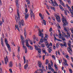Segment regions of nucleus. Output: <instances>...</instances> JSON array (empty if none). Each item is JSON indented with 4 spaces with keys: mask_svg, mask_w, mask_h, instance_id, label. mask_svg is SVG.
<instances>
[{
    "mask_svg": "<svg viewBox=\"0 0 73 73\" xmlns=\"http://www.w3.org/2000/svg\"><path fill=\"white\" fill-rule=\"evenodd\" d=\"M19 69L20 70H21V64L20 63L19 64Z\"/></svg>",
    "mask_w": 73,
    "mask_h": 73,
    "instance_id": "nucleus-36",
    "label": "nucleus"
},
{
    "mask_svg": "<svg viewBox=\"0 0 73 73\" xmlns=\"http://www.w3.org/2000/svg\"><path fill=\"white\" fill-rule=\"evenodd\" d=\"M48 63H49V61H48V60L47 59L46 60V65H48Z\"/></svg>",
    "mask_w": 73,
    "mask_h": 73,
    "instance_id": "nucleus-47",
    "label": "nucleus"
},
{
    "mask_svg": "<svg viewBox=\"0 0 73 73\" xmlns=\"http://www.w3.org/2000/svg\"><path fill=\"white\" fill-rule=\"evenodd\" d=\"M60 4L62 5L63 7H65V4H64V2L62 1V0L60 1Z\"/></svg>",
    "mask_w": 73,
    "mask_h": 73,
    "instance_id": "nucleus-20",
    "label": "nucleus"
},
{
    "mask_svg": "<svg viewBox=\"0 0 73 73\" xmlns=\"http://www.w3.org/2000/svg\"><path fill=\"white\" fill-rule=\"evenodd\" d=\"M43 22L44 25H46V21L45 20H43Z\"/></svg>",
    "mask_w": 73,
    "mask_h": 73,
    "instance_id": "nucleus-42",
    "label": "nucleus"
},
{
    "mask_svg": "<svg viewBox=\"0 0 73 73\" xmlns=\"http://www.w3.org/2000/svg\"><path fill=\"white\" fill-rule=\"evenodd\" d=\"M26 2H27V5L29 7H30V1L29 0H26Z\"/></svg>",
    "mask_w": 73,
    "mask_h": 73,
    "instance_id": "nucleus-22",
    "label": "nucleus"
},
{
    "mask_svg": "<svg viewBox=\"0 0 73 73\" xmlns=\"http://www.w3.org/2000/svg\"><path fill=\"white\" fill-rule=\"evenodd\" d=\"M28 67V65L27 64H26L24 66V68L25 69H26Z\"/></svg>",
    "mask_w": 73,
    "mask_h": 73,
    "instance_id": "nucleus-32",
    "label": "nucleus"
},
{
    "mask_svg": "<svg viewBox=\"0 0 73 73\" xmlns=\"http://www.w3.org/2000/svg\"><path fill=\"white\" fill-rule=\"evenodd\" d=\"M51 66H53V62L52 61H51Z\"/></svg>",
    "mask_w": 73,
    "mask_h": 73,
    "instance_id": "nucleus-61",
    "label": "nucleus"
},
{
    "mask_svg": "<svg viewBox=\"0 0 73 73\" xmlns=\"http://www.w3.org/2000/svg\"><path fill=\"white\" fill-rule=\"evenodd\" d=\"M29 41H30L31 45H33V42H32V41L30 40H29Z\"/></svg>",
    "mask_w": 73,
    "mask_h": 73,
    "instance_id": "nucleus-51",
    "label": "nucleus"
},
{
    "mask_svg": "<svg viewBox=\"0 0 73 73\" xmlns=\"http://www.w3.org/2000/svg\"><path fill=\"white\" fill-rule=\"evenodd\" d=\"M30 16L31 17H33V11L31 10H30Z\"/></svg>",
    "mask_w": 73,
    "mask_h": 73,
    "instance_id": "nucleus-24",
    "label": "nucleus"
},
{
    "mask_svg": "<svg viewBox=\"0 0 73 73\" xmlns=\"http://www.w3.org/2000/svg\"><path fill=\"white\" fill-rule=\"evenodd\" d=\"M66 58L67 59H68V60H69V56H68V55H66Z\"/></svg>",
    "mask_w": 73,
    "mask_h": 73,
    "instance_id": "nucleus-46",
    "label": "nucleus"
},
{
    "mask_svg": "<svg viewBox=\"0 0 73 73\" xmlns=\"http://www.w3.org/2000/svg\"><path fill=\"white\" fill-rule=\"evenodd\" d=\"M64 13L66 16H67L68 15V13H67V10H64Z\"/></svg>",
    "mask_w": 73,
    "mask_h": 73,
    "instance_id": "nucleus-39",
    "label": "nucleus"
},
{
    "mask_svg": "<svg viewBox=\"0 0 73 73\" xmlns=\"http://www.w3.org/2000/svg\"><path fill=\"white\" fill-rule=\"evenodd\" d=\"M41 46L42 48H44V47H45V44H41Z\"/></svg>",
    "mask_w": 73,
    "mask_h": 73,
    "instance_id": "nucleus-44",
    "label": "nucleus"
},
{
    "mask_svg": "<svg viewBox=\"0 0 73 73\" xmlns=\"http://www.w3.org/2000/svg\"><path fill=\"white\" fill-rule=\"evenodd\" d=\"M55 17L56 18V20L58 22H59V23H60V22H61V20H60V17L59 16V15L56 14Z\"/></svg>",
    "mask_w": 73,
    "mask_h": 73,
    "instance_id": "nucleus-9",
    "label": "nucleus"
},
{
    "mask_svg": "<svg viewBox=\"0 0 73 73\" xmlns=\"http://www.w3.org/2000/svg\"><path fill=\"white\" fill-rule=\"evenodd\" d=\"M56 46L57 48H59V45L58 43H56Z\"/></svg>",
    "mask_w": 73,
    "mask_h": 73,
    "instance_id": "nucleus-43",
    "label": "nucleus"
},
{
    "mask_svg": "<svg viewBox=\"0 0 73 73\" xmlns=\"http://www.w3.org/2000/svg\"><path fill=\"white\" fill-rule=\"evenodd\" d=\"M56 47L55 46H54L53 47V49L54 50H56Z\"/></svg>",
    "mask_w": 73,
    "mask_h": 73,
    "instance_id": "nucleus-59",
    "label": "nucleus"
},
{
    "mask_svg": "<svg viewBox=\"0 0 73 73\" xmlns=\"http://www.w3.org/2000/svg\"><path fill=\"white\" fill-rule=\"evenodd\" d=\"M54 4L55 5L57 6H58V4H57V2H56V1H55V0H54Z\"/></svg>",
    "mask_w": 73,
    "mask_h": 73,
    "instance_id": "nucleus-31",
    "label": "nucleus"
},
{
    "mask_svg": "<svg viewBox=\"0 0 73 73\" xmlns=\"http://www.w3.org/2000/svg\"><path fill=\"white\" fill-rule=\"evenodd\" d=\"M18 1H19V0H16V5L17 8H19V4Z\"/></svg>",
    "mask_w": 73,
    "mask_h": 73,
    "instance_id": "nucleus-23",
    "label": "nucleus"
},
{
    "mask_svg": "<svg viewBox=\"0 0 73 73\" xmlns=\"http://www.w3.org/2000/svg\"><path fill=\"white\" fill-rule=\"evenodd\" d=\"M61 38H62V40L63 41H65V40H66L65 38V37H62V36L61 37Z\"/></svg>",
    "mask_w": 73,
    "mask_h": 73,
    "instance_id": "nucleus-41",
    "label": "nucleus"
},
{
    "mask_svg": "<svg viewBox=\"0 0 73 73\" xmlns=\"http://www.w3.org/2000/svg\"><path fill=\"white\" fill-rule=\"evenodd\" d=\"M68 45L69 46V47H72V46H71V44L70 43H68Z\"/></svg>",
    "mask_w": 73,
    "mask_h": 73,
    "instance_id": "nucleus-55",
    "label": "nucleus"
},
{
    "mask_svg": "<svg viewBox=\"0 0 73 73\" xmlns=\"http://www.w3.org/2000/svg\"><path fill=\"white\" fill-rule=\"evenodd\" d=\"M9 11L10 12H12V11H13V9H12V8L10 7L9 9Z\"/></svg>",
    "mask_w": 73,
    "mask_h": 73,
    "instance_id": "nucleus-26",
    "label": "nucleus"
},
{
    "mask_svg": "<svg viewBox=\"0 0 73 73\" xmlns=\"http://www.w3.org/2000/svg\"><path fill=\"white\" fill-rule=\"evenodd\" d=\"M26 62V64H27L28 65V60H27Z\"/></svg>",
    "mask_w": 73,
    "mask_h": 73,
    "instance_id": "nucleus-64",
    "label": "nucleus"
},
{
    "mask_svg": "<svg viewBox=\"0 0 73 73\" xmlns=\"http://www.w3.org/2000/svg\"><path fill=\"white\" fill-rule=\"evenodd\" d=\"M13 58L14 59V60H15V59L14 58V57H15V53H14V52H13Z\"/></svg>",
    "mask_w": 73,
    "mask_h": 73,
    "instance_id": "nucleus-52",
    "label": "nucleus"
},
{
    "mask_svg": "<svg viewBox=\"0 0 73 73\" xmlns=\"http://www.w3.org/2000/svg\"><path fill=\"white\" fill-rule=\"evenodd\" d=\"M39 33L40 34H39V36L41 37V39H40V41L39 42V44H41V42H43V41H44V42H47V39H48L47 36H45L44 39V35L43 34L41 33V32H39Z\"/></svg>",
    "mask_w": 73,
    "mask_h": 73,
    "instance_id": "nucleus-1",
    "label": "nucleus"
},
{
    "mask_svg": "<svg viewBox=\"0 0 73 73\" xmlns=\"http://www.w3.org/2000/svg\"><path fill=\"white\" fill-rule=\"evenodd\" d=\"M62 18V22L64 23V24L63 25V26H66V25H68V22L66 20V19L62 15V14H61Z\"/></svg>",
    "mask_w": 73,
    "mask_h": 73,
    "instance_id": "nucleus-2",
    "label": "nucleus"
},
{
    "mask_svg": "<svg viewBox=\"0 0 73 73\" xmlns=\"http://www.w3.org/2000/svg\"><path fill=\"white\" fill-rule=\"evenodd\" d=\"M62 35H63V36H64V37H66L67 38H68V35H66V34L64 33V32H63V31H62Z\"/></svg>",
    "mask_w": 73,
    "mask_h": 73,
    "instance_id": "nucleus-18",
    "label": "nucleus"
},
{
    "mask_svg": "<svg viewBox=\"0 0 73 73\" xmlns=\"http://www.w3.org/2000/svg\"><path fill=\"white\" fill-rule=\"evenodd\" d=\"M9 66L10 68H12L13 66V62L12 61L10 62L9 64Z\"/></svg>",
    "mask_w": 73,
    "mask_h": 73,
    "instance_id": "nucleus-16",
    "label": "nucleus"
},
{
    "mask_svg": "<svg viewBox=\"0 0 73 73\" xmlns=\"http://www.w3.org/2000/svg\"><path fill=\"white\" fill-rule=\"evenodd\" d=\"M1 43L4 42H3V38H1Z\"/></svg>",
    "mask_w": 73,
    "mask_h": 73,
    "instance_id": "nucleus-54",
    "label": "nucleus"
},
{
    "mask_svg": "<svg viewBox=\"0 0 73 73\" xmlns=\"http://www.w3.org/2000/svg\"><path fill=\"white\" fill-rule=\"evenodd\" d=\"M23 47V48L24 49H25L26 50L27 49V47L26 46H25V44L24 43H22Z\"/></svg>",
    "mask_w": 73,
    "mask_h": 73,
    "instance_id": "nucleus-21",
    "label": "nucleus"
},
{
    "mask_svg": "<svg viewBox=\"0 0 73 73\" xmlns=\"http://www.w3.org/2000/svg\"><path fill=\"white\" fill-rule=\"evenodd\" d=\"M5 43L6 44L7 47V48H8V49L9 51H11V47H10V46L9 45V44H8V40H7V38H5Z\"/></svg>",
    "mask_w": 73,
    "mask_h": 73,
    "instance_id": "nucleus-8",
    "label": "nucleus"
},
{
    "mask_svg": "<svg viewBox=\"0 0 73 73\" xmlns=\"http://www.w3.org/2000/svg\"><path fill=\"white\" fill-rule=\"evenodd\" d=\"M15 27L16 28L17 30L19 31H20V30H19V27H18V25H15Z\"/></svg>",
    "mask_w": 73,
    "mask_h": 73,
    "instance_id": "nucleus-35",
    "label": "nucleus"
},
{
    "mask_svg": "<svg viewBox=\"0 0 73 73\" xmlns=\"http://www.w3.org/2000/svg\"><path fill=\"white\" fill-rule=\"evenodd\" d=\"M70 31H71V32L73 34V28L72 29H70Z\"/></svg>",
    "mask_w": 73,
    "mask_h": 73,
    "instance_id": "nucleus-57",
    "label": "nucleus"
},
{
    "mask_svg": "<svg viewBox=\"0 0 73 73\" xmlns=\"http://www.w3.org/2000/svg\"><path fill=\"white\" fill-rule=\"evenodd\" d=\"M35 47L36 50H37L38 52V55H40V54H41V48H38L37 47V46L36 45H35Z\"/></svg>",
    "mask_w": 73,
    "mask_h": 73,
    "instance_id": "nucleus-7",
    "label": "nucleus"
},
{
    "mask_svg": "<svg viewBox=\"0 0 73 73\" xmlns=\"http://www.w3.org/2000/svg\"><path fill=\"white\" fill-rule=\"evenodd\" d=\"M17 16H17H15V19L17 23L18 22V21L20 20V14H19V10H17Z\"/></svg>",
    "mask_w": 73,
    "mask_h": 73,
    "instance_id": "nucleus-4",
    "label": "nucleus"
},
{
    "mask_svg": "<svg viewBox=\"0 0 73 73\" xmlns=\"http://www.w3.org/2000/svg\"><path fill=\"white\" fill-rule=\"evenodd\" d=\"M50 8L51 9H53L54 11V12H55V11H56V9H55V8H54V7H50Z\"/></svg>",
    "mask_w": 73,
    "mask_h": 73,
    "instance_id": "nucleus-37",
    "label": "nucleus"
},
{
    "mask_svg": "<svg viewBox=\"0 0 73 73\" xmlns=\"http://www.w3.org/2000/svg\"><path fill=\"white\" fill-rule=\"evenodd\" d=\"M42 52L43 53L45 54L46 52V50L44 48L42 49Z\"/></svg>",
    "mask_w": 73,
    "mask_h": 73,
    "instance_id": "nucleus-29",
    "label": "nucleus"
},
{
    "mask_svg": "<svg viewBox=\"0 0 73 73\" xmlns=\"http://www.w3.org/2000/svg\"><path fill=\"white\" fill-rule=\"evenodd\" d=\"M18 52L19 53L20 52V47L18 46Z\"/></svg>",
    "mask_w": 73,
    "mask_h": 73,
    "instance_id": "nucleus-56",
    "label": "nucleus"
},
{
    "mask_svg": "<svg viewBox=\"0 0 73 73\" xmlns=\"http://www.w3.org/2000/svg\"><path fill=\"white\" fill-rule=\"evenodd\" d=\"M59 7H60L61 11H64V8H63V7H62V6H61V5H59Z\"/></svg>",
    "mask_w": 73,
    "mask_h": 73,
    "instance_id": "nucleus-25",
    "label": "nucleus"
},
{
    "mask_svg": "<svg viewBox=\"0 0 73 73\" xmlns=\"http://www.w3.org/2000/svg\"><path fill=\"white\" fill-rule=\"evenodd\" d=\"M37 71H38V72H41V73H43V72H44L43 70H42L41 69H38L37 70Z\"/></svg>",
    "mask_w": 73,
    "mask_h": 73,
    "instance_id": "nucleus-28",
    "label": "nucleus"
},
{
    "mask_svg": "<svg viewBox=\"0 0 73 73\" xmlns=\"http://www.w3.org/2000/svg\"><path fill=\"white\" fill-rule=\"evenodd\" d=\"M9 71L10 72V73H12V72H13L12 70V69L11 68L9 69Z\"/></svg>",
    "mask_w": 73,
    "mask_h": 73,
    "instance_id": "nucleus-53",
    "label": "nucleus"
},
{
    "mask_svg": "<svg viewBox=\"0 0 73 73\" xmlns=\"http://www.w3.org/2000/svg\"><path fill=\"white\" fill-rule=\"evenodd\" d=\"M23 59L24 60V64H25V62H26V59H25V56H23Z\"/></svg>",
    "mask_w": 73,
    "mask_h": 73,
    "instance_id": "nucleus-38",
    "label": "nucleus"
},
{
    "mask_svg": "<svg viewBox=\"0 0 73 73\" xmlns=\"http://www.w3.org/2000/svg\"><path fill=\"white\" fill-rule=\"evenodd\" d=\"M55 70L56 71H58V67H55Z\"/></svg>",
    "mask_w": 73,
    "mask_h": 73,
    "instance_id": "nucleus-58",
    "label": "nucleus"
},
{
    "mask_svg": "<svg viewBox=\"0 0 73 73\" xmlns=\"http://www.w3.org/2000/svg\"><path fill=\"white\" fill-rule=\"evenodd\" d=\"M24 14H25V19L27 20L28 19V17H29V15L28 13H24Z\"/></svg>",
    "mask_w": 73,
    "mask_h": 73,
    "instance_id": "nucleus-11",
    "label": "nucleus"
},
{
    "mask_svg": "<svg viewBox=\"0 0 73 73\" xmlns=\"http://www.w3.org/2000/svg\"><path fill=\"white\" fill-rule=\"evenodd\" d=\"M52 57L54 59V60H56V57H55V56L52 55Z\"/></svg>",
    "mask_w": 73,
    "mask_h": 73,
    "instance_id": "nucleus-50",
    "label": "nucleus"
},
{
    "mask_svg": "<svg viewBox=\"0 0 73 73\" xmlns=\"http://www.w3.org/2000/svg\"><path fill=\"white\" fill-rule=\"evenodd\" d=\"M25 11L26 12V13H27L28 12V9H25Z\"/></svg>",
    "mask_w": 73,
    "mask_h": 73,
    "instance_id": "nucleus-63",
    "label": "nucleus"
},
{
    "mask_svg": "<svg viewBox=\"0 0 73 73\" xmlns=\"http://www.w3.org/2000/svg\"><path fill=\"white\" fill-rule=\"evenodd\" d=\"M46 46L47 48H48V49H50L48 50V52L49 53H51V51L52 50H51V48H52V47H51V46H52V43H50V44H49V45L48 44H47L46 45Z\"/></svg>",
    "mask_w": 73,
    "mask_h": 73,
    "instance_id": "nucleus-6",
    "label": "nucleus"
},
{
    "mask_svg": "<svg viewBox=\"0 0 73 73\" xmlns=\"http://www.w3.org/2000/svg\"><path fill=\"white\" fill-rule=\"evenodd\" d=\"M50 64H48V69L49 70H50V69H51V70L53 72L54 71V69H53V68H52V67H51V66L50 65Z\"/></svg>",
    "mask_w": 73,
    "mask_h": 73,
    "instance_id": "nucleus-14",
    "label": "nucleus"
},
{
    "mask_svg": "<svg viewBox=\"0 0 73 73\" xmlns=\"http://www.w3.org/2000/svg\"><path fill=\"white\" fill-rule=\"evenodd\" d=\"M24 35L25 36V38H26V37H27V33L26 32V31H25V30H24Z\"/></svg>",
    "mask_w": 73,
    "mask_h": 73,
    "instance_id": "nucleus-27",
    "label": "nucleus"
},
{
    "mask_svg": "<svg viewBox=\"0 0 73 73\" xmlns=\"http://www.w3.org/2000/svg\"><path fill=\"white\" fill-rule=\"evenodd\" d=\"M67 35L68 37H70V34H69V33L67 32Z\"/></svg>",
    "mask_w": 73,
    "mask_h": 73,
    "instance_id": "nucleus-49",
    "label": "nucleus"
},
{
    "mask_svg": "<svg viewBox=\"0 0 73 73\" xmlns=\"http://www.w3.org/2000/svg\"><path fill=\"white\" fill-rule=\"evenodd\" d=\"M66 7H67V8H68V9H69L70 12L71 13V15H73V11L71 10V9H70V7H69V6H68V4H66Z\"/></svg>",
    "mask_w": 73,
    "mask_h": 73,
    "instance_id": "nucleus-12",
    "label": "nucleus"
},
{
    "mask_svg": "<svg viewBox=\"0 0 73 73\" xmlns=\"http://www.w3.org/2000/svg\"><path fill=\"white\" fill-rule=\"evenodd\" d=\"M41 65H42V63L40 61H38V66L39 67V68H41Z\"/></svg>",
    "mask_w": 73,
    "mask_h": 73,
    "instance_id": "nucleus-19",
    "label": "nucleus"
},
{
    "mask_svg": "<svg viewBox=\"0 0 73 73\" xmlns=\"http://www.w3.org/2000/svg\"><path fill=\"white\" fill-rule=\"evenodd\" d=\"M64 44L63 43H60V45L61 46V48H64V46L65 47H67V44L65 42H63Z\"/></svg>",
    "mask_w": 73,
    "mask_h": 73,
    "instance_id": "nucleus-10",
    "label": "nucleus"
},
{
    "mask_svg": "<svg viewBox=\"0 0 73 73\" xmlns=\"http://www.w3.org/2000/svg\"><path fill=\"white\" fill-rule=\"evenodd\" d=\"M69 71L70 72V73H72V72H73V71H72V69H69Z\"/></svg>",
    "mask_w": 73,
    "mask_h": 73,
    "instance_id": "nucleus-45",
    "label": "nucleus"
},
{
    "mask_svg": "<svg viewBox=\"0 0 73 73\" xmlns=\"http://www.w3.org/2000/svg\"><path fill=\"white\" fill-rule=\"evenodd\" d=\"M39 16L41 18V19H42V20H43L44 19V18L42 17V14H41V13H40L39 14Z\"/></svg>",
    "mask_w": 73,
    "mask_h": 73,
    "instance_id": "nucleus-33",
    "label": "nucleus"
},
{
    "mask_svg": "<svg viewBox=\"0 0 73 73\" xmlns=\"http://www.w3.org/2000/svg\"><path fill=\"white\" fill-rule=\"evenodd\" d=\"M64 62H65L64 63V65H66L67 66H68V64L66 62V60H65Z\"/></svg>",
    "mask_w": 73,
    "mask_h": 73,
    "instance_id": "nucleus-34",
    "label": "nucleus"
},
{
    "mask_svg": "<svg viewBox=\"0 0 73 73\" xmlns=\"http://www.w3.org/2000/svg\"><path fill=\"white\" fill-rule=\"evenodd\" d=\"M38 30V31H39V33H38V35H39V34H40L39 32H40V33H42L41 32H44V31L43 30H42L41 31V30H40V29H39Z\"/></svg>",
    "mask_w": 73,
    "mask_h": 73,
    "instance_id": "nucleus-30",
    "label": "nucleus"
},
{
    "mask_svg": "<svg viewBox=\"0 0 73 73\" xmlns=\"http://www.w3.org/2000/svg\"><path fill=\"white\" fill-rule=\"evenodd\" d=\"M68 3L69 4H71V1H70V0H68Z\"/></svg>",
    "mask_w": 73,
    "mask_h": 73,
    "instance_id": "nucleus-48",
    "label": "nucleus"
},
{
    "mask_svg": "<svg viewBox=\"0 0 73 73\" xmlns=\"http://www.w3.org/2000/svg\"><path fill=\"white\" fill-rule=\"evenodd\" d=\"M59 38L60 39L62 37V36H61V33H60L59 34Z\"/></svg>",
    "mask_w": 73,
    "mask_h": 73,
    "instance_id": "nucleus-40",
    "label": "nucleus"
},
{
    "mask_svg": "<svg viewBox=\"0 0 73 73\" xmlns=\"http://www.w3.org/2000/svg\"><path fill=\"white\" fill-rule=\"evenodd\" d=\"M5 63L6 65H7V62H9L8 58H7V56H6V58H5Z\"/></svg>",
    "mask_w": 73,
    "mask_h": 73,
    "instance_id": "nucleus-13",
    "label": "nucleus"
},
{
    "mask_svg": "<svg viewBox=\"0 0 73 73\" xmlns=\"http://www.w3.org/2000/svg\"><path fill=\"white\" fill-rule=\"evenodd\" d=\"M19 28H21V25L22 26H24V21L23 19L21 20V21H19Z\"/></svg>",
    "mask_w": 73,
    "mask_h": 73,
    "instance_id": "nucleus-5",
    "label": "nucleus"
},
{
    "mask_svg": "<svg viewBox=\"0 0 73 73\" xmlns=\"http://www.w3.org/2000/svg\"><path fill=\"white\" fill-rule=\"evenodd\" d=\"M45 54L46 56H48V55H49V54H48V53H47V52H46L45 53Z\"/></svg>",
    "mask_w": 73,
    "mask_h": 73,
    "instance_id": "nucleus-62",
    "label": "nucleus"
},
{
    "mask_svg": "<svg viewBox=\"0 0 73 73\" xmlns=\"http://www.w3.org/2000/svg\"><path fill=\"white\" fill-rule=\"evenodd\" d=\"M42 59H43V60H45V55H44L43 56Z\"/></svg>",
    "mask_w": 73,
    "mask_h": 73,
    "instance_id": "nucleus-60",
    "label": "nucleus"
},
{
    "mask_svg": "<svg viewBox=\"0 0 73 73\" xmlns=\"http://www.w3.org/2000/svg\"><path fill=\"white\" fill-rule=\"evenodd\" d=\"M72 47H68V48H67V50H68V52H69L70 51L71 52H72Z\"/></svg>",
    "mask_w": 73,
    "mask_h": 73,
    "instance_id": "nucleus-17",
    "label": "nucleus"
},
{
    "mask_svg": "<svg viewBox=\"0 0 73 73\" xmlns=\"http://www.w3.org/2000/svg\"><path fill=\"white\" fill-rule=\"evenodd\" d=\"M21 38L22 41V44L24 43V42H25L24 41V37H23L22 35H21Z\"/></svg>",
    "mask_w": 73,
    "mask_h": 73,
    "instance_id": "nucleus-15",
    "label": "nucleus"
},
{
    "mask_svg": "<svg viewBox=\"0 0 73 73\" xmlns=\"http://www.w3.org/2000/svg\"><path fill=\"white\" fill-rule=\"evenodd\" d=\"M25 43H26V46L27 47H28V49H30V50H32L33 49V47L31 46H29V44L28 43V40L26 39V40L25 41Z\"/></svg>",
    "mask_w": 73,
    "mask_h": 73,
    "instance_id": "nucleus-3",
    "label": "nucleus"
}]
</instances>
